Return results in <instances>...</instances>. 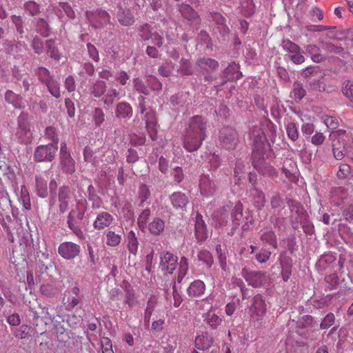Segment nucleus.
Here are the masks:
<instances>
[{"mask_svg": "<svg viewBox=\"0 0 353 353\" xmlns=\"http://www.w3.org/2000/svg\"><path fill=\"white\" fill-rule=\"evenodd\" d=\"M197 65L203 70H215L218 68L219 63L210 58H202L197 61Z\"/></svg>", "mask_w": 353, "mask_h": 353, "instance_id": "72a5a7b5", "label": "nucleus"}, {"mask_svg": "<svg viewBox=\"0 0 353 353\" xmlns=\"http://www.w3.org/2000/svg\"><path fill=\"white\" fill-rule=\"evenodd\" d=\"M146 128L150 137L152 141L157 139V130L156 129V118L153 112H146L145 114Z\"/></svg>", "mask_w": 353, "mask_h": 353, "instance_id": "6ab92c4d", "label": "nucleus"}, {"mask_svg": "<svg viewBox=\"0 0 353 353\" xmlns=\"http://www.w3.org/2000/svg\"><path fill=\"white\" fill-rule=\"evenodd\" d=\"M151 215L149 208L143 210L139 215L137 224L141 230L143 231L147 228L148 219Z\"/></svg>", "mask_w": 353, "mask_h": 353, "instance_id": "58836bf2", "label": "nucleus"}, {"mask_svg": "<svg viewBox=\"0 0 353 353\" xmlns=\"http://www.w3.org/2000/svg\"><path fill=\"white\" fill-rule=\"evenodd\" d=\"M133 82L134 86L137 91L144 94H149V88L147 85H145L141 79L136 78L134 79Z\"/></svg>", "mask_w": 353, "mask_h": 353, "instance_id": "e2e57ef3", "label": "nucleus"}, {"mask_svg": "<svg viewBox=\"0 0 353 353\" xmlns=\"http://www.w3.org/2000/svg\"><path fill=\"white\" fill-rule=\"evenodd\" d=\"M250 318L254 322H259L262 320L266 313V305L265 301L260 294L253 298V303L250 307Z\"/></svg>", "mask_w": 353, "mask_h": 353, "instance_id": "39448f33", "label": "nucleus"}, {"mask_svg": "<svg viewBox=\"0 0 353 353\" xmlns=\"http://www.w3.org/2000/svg\"><path fill=\"white\" fill-rule=\"evenodd\" d=\"M46 85H47L49 92L53 97L56 98L60 97V88L58 83L56 81H53L52 79H51L50 81H46Z\"/></svg>", "mask_w": 353, "mask_h": 353, "instance_id": "3c124183", "label": "nucleus"}, {"mask_svg": "<svg viewBox=\"0 0 353 353\" xmlns=\"http://www.w3.org/2000/svg\"><path fill=\"white\" fill-rule=\"evenodd\" d=\"M37 265L42 274H46L49 276H52V272L55 270L54 263L51 260H48L46 263L39 261Z\"/></svg>", "mask_w": 353, "mask_h": 353, "instance_id": "c9c22d12", "label": "nucleus"}, {"mask_svg": "<svg viewBox=\"0 0 353 353\" xmlns=\"http://www.w3.org/2000/svg\"><path fill=\"white\" fill-rule=\"evenodd\" d=\"M253 143L254 148L256 150L262 148L263 141L265 140V137L262 132L261 128H256L252 132Z\"/></svg>", "mask_w": 353, "mask_h": 353, "instance_id": "f704fd0d", "label": "nucleus"}, {"mask_svg": "<svg viewBox=\"0 0 353 353\" xmlns=\"http://www.w3.org/2000/svg\"><path fill=\"white\" fill-rule=\"evenodd\" d=\"M40 292L47 296H53L57 294L58 290L52 283L42 284L40 287Z\"/></svg>", "mask_w": 353, "mask_h": 353, "instance_id": "a18cd8bd", "label": "nucleus"}, {"mask_svg": "<svg viewBox=\"0 0 353 353\" xmlns=\"http://www.w3.org/2000/svg\"><path fill=\"white\" fill-rule=\"evenodd\" d=\"M147 83L148 86L152 90H160L162 88L161 83L158 80V79L154 76H149L147 78Z\"/></svg>", "mask_w": 353, "mask_h": 353, "instance_id": "69168bd1", "label": "nucleus"}, {"mask_svg": "<svg viewBox=\"0 0 353 353\" xmlns=\"http://www.w3.org/2000/svg\"><path fill=\"white\" fill-rule=\"evenodd\" d=\"M271 251L266 248H261L260 252L256 254V259L260 263H266L270 258Z\"/></svg>", "mask_w": 353, "mask_h": 353, "instance_id": "864d4df0", "label": "nucleus"}, {"mask_svg": "<svg viewBox=\"0 0 353 353\" xmlns=\"http://www.w3.org/2000/svg\"><path fill=\"white\" fill-rule=\"evenodd\" d=\"M58 151L56 144L40 145L34 152V159L36 162L52 161Z\"/></svg>", "mask_w": 353, "mask_h": 353, "instance_id": "7ed1b4c3", "label": "nucleus"}, {"mask_svg": "<svg viewBox=\"0 0 353 353\" xmlns=\"http://www.w3.org/2000/svg\"><path fill=\"white\" fill-rule=\"evenodd\" d=\"M219 140L222 147L227 150H233L239 142L238 133L233 128L223 127L219 131Z\"/></svg>", "mask_w": 353, "mask_h": 353, "instance_id": "f03ea898", "label": "nucleus"}, {"mask_svg": "<svg viewBox=\"0 0 353 353\" xmlns=\"http://www.w3.org/2000/svg\"><path fill=\"white\" fill-rule=\"evenodd\" d=\"M90 94L97 98L102 97L101 101L105 108H110L115 98L119 97L120 92L116 88L111 87L107 90L105 81L97 79L92 83L89 88Z\"/></svg>", "mask_w": 353, "mask_h": 353, "instance_id": "f257e3e1", "label": "nucleus"}, {"mask_svg": "<svg viewBox=\"0 0 353 353\" xmlns=\"http://www.w3.org/2000/svg\"><path fill=\"white\" fill-rule=\"evenodd\" d=\"M286 132L289 139L295 141L299 139V131L296 125L293 122H290L286 125Z\"/></svg>", "mask_w": 353, "mask_h": 353, "instance_id": "c03bdc74", "label": "nucleus"}, {"mask_svg": "<svg viewBox=\"0 0 353 353\" xmlns=\"http://www.w3.org/2000/svg\"><path fill=\"white\" fill-rule=\"evenodd\" d=\"M45 136L47 139H50L53 141L52 144H56L57 145L59 142V137L57 129L52 126H48L45 130Z\"/></svg>", "mask_w": 353, "mask_h": 353, "instance_id": "603ef678", "label": "nucleus"}, {"mask_svg": "<svg viewBox=\"0 0 353 353\" xmlns=\"http://www.w3.org/2000/svg\"><path fill=\"white\" fill-rule=\"evenodd\" d=\"M150 196L149 188L146 185H141L139 190V199L142 205Z\"/></svg>", "mask_w": 353, "mask_h": 353, "instance_id": "bf43d9fd", "label": "nucleus"}, {"mask_svg": "<svg viewBox=\"0 0 353 353\" xmlns=\"http://www.w3.org/2000/svg\"><path fill=\"white\" fill-rule=\"evenodd\" d=\"M334 321L335 316L334 314L328 313L321 323L320 327L321 329H327L334 324Z\"/></svg>", "mask_w": 353, "mask_h": 353, "instance_id": "0e129e2a", "label": "nucleus"}, {"mask_svg": "<svg viewBox=\"0 0 353 353\" xmlns=\"http://www.w3.org/2000/svg\"><path fill=\"white\" fill-rule=\"evenodd\" d=\"M37 31L41 35L46 37L49 34V27L48 23L43 19H39L37 21Z\"/></svg>", "mask_w": 353, "mask_h": 353, "instance_id": "5fc2aeb1", "label": "nucleus"}, {"mask_svg": "<svg viewBox=\"0 0 353 353\" xmlns=\"http://www.w3.org/2000/svg\"><path fill=\"white\" fill-rule=\"evenodd\" d=\"M24 7L32 16H34L39 12V6L34 1H27L25 3Z\"/></svg>", "mask_w": 353, "mask_h": 353, "instance_id": "052dcab7", "label": "nucleus"}, {"mask_svg": "<svg viewBox=\"0 0 353 353\" xmlns=\"http://www.w3.org/2000/svg\"><path fill=\"white\" fill-rule=\"evenodd\" d=\"M179 12L182 16L196 26L199 25L201 19L197 12L188 4L182 3L179 6Z\"/></svg>", "mask_w": 353, "mask_h": 353, "instance_id": "dca6fc26", "label": "nucleus"}, {"mask_svg": "<svg viewBox=\"0 0 353 353\" xmlns=\"http://www.w3.org/2000/svg\"><path fill=\"white\" fill-rule=\"evenodd\" d=\"M79 294L80 289L77 286L72 287L65 292L63 302L68 310L73 309L79 303Z\"/></svg>", "mask_w": 353, "mask_h": 353, "instance_id": "ddd939ff", "label": "nucleus"}, {"mask_svg": "<svg viewBox=\"0 0 353 353\" xmlns=\"http://www.w3.org/2000/svg\"><path fill=\"white\" fill-rule=\"evenodd\" d=\"M179 265V268L177 281L179 283H181L188 270V259L185 256L181 257Z\"/></svg>", "mask_w": 353, "mask_h": 353, "instance_id": "79ce46f5", "label": "nucleus"}, {"mask_svg": "<svg viewBox=\"0 0 353 353\" xmlns=\"http://www.w3.org/2000/svg\"><path fill=\"white\" fill-rule=\"evenodd\" d=\"M114 222V216L108 212L102 211L97 214L92 226L97 231H102L108 228Z\"/></svg>", "mask_w": 353, "mask_h": 353, "instance_id": "9d476101", "label": "nucleus"}, {"mask_svg": "<svg viewBox=\"0 0 353 353\" xmlns=\"http://www.w3.org/2000/svg\"><path fill=\"white\" fill-rule=\"evenodd\" d=\"M207 123L204 118L199 115L192 117L188 123V127L186 130L190 133L197 134L202 137H207L206 134Z\"/></svg>", "mask_w": 353, "mask_h": 353, "instance_id": "0eeeda50", "label": "nucleus"}, {"mask_svg": "<svg viewBox=\"0 0 353 353\" xmlns=\"http://www.w3.org/2000/svg\"><path fill=\"white\" fill-rule=\"evenodd\" d=\"M93 119L97 126H101L105 120V114L101 108H96L94 109Z\"/></svg>", "mask_w": 353, "mask_h": 353, "instance_id": "4d7b16f0", "label": "nucleus"}, {"mask_svg": "<svg viewBox=\"0 0 353 353\" xmlns=\"http://www.w3.org/2000/svg\"><path fill=\"white\" fill-rule=\"evenodd\" d=\"M205 139V137H202L196 133H190V132L185 130L183 137V145L188 152H194L201 147Z\"/></svg>", "mask_w": 353, "mask_h": 353, "instance_id": "423d86ee", "label": "nucleus"}, {"mask_svg": "<svg viewBox=\"0 0 353 353\" xmlns=\"http://www.w3.org/2000/svg\"><path fill=\"white\" fill-rule=\"evenodd\" d=\"M214 184L207 175H202L199 181V188L201 194L205 196L212 195L214 192Z\"/></svg>", "mask_w": 353, "mask_h": 353, "instance_id": "aec40b11", "label": "nucleus"}, {"mask_svg": "<svg viewBox=\"0 0 353 353\" xmlns=\"http://www.w3.org/2000/svg\"><path fill=\"white\" fill-rule=\"evenodd\" d=\"M148 228L151 234L159 235L164 230L165 221L159 217H156L148 224Z\"/></svg>", "mask_w": 353, "mask_h": 353, "instance_id": "cd10ccee", "label": "nucleus"}, {"mask_svg": "<svg viewBox=\"0 0 353 353\" xmlns=\"http://www.w3.org/2000/svg\"><path fill=\"white\" fill-rule=\"evenodd\" d=\"M352 172L351 167L346 163L339 165V170L336 172V176L340 180L345 179Z\"/></svg>", "mask_w": 353, "mask_h": 353, "instance_id": "49530a36", "label": "nucleus"}, {"mask_svg": "<svg viewBox=\"0 0 353 353\" xmlns=\"http://www.w3.org/2000/svg\"><path fill=\"white\" fill-rule=\"evenodd\" d=\"M343 93L353 103V81H347L344 83Z\"/></svg>", "mask_w": 353, "mask_h": 353, "instance_id": "680f3d73", "label": "nucleus"}, {"mask_svg": "<svg viewBox=\"0 0 353 353\" xmlns=\"http://www.w3.org/2000/svg\"><path fill=\"white\" fill-rule=\"evenodd\" d=\"M306 94V91L303 88V85L299 82H294L293 84V90L290 93L292 99L296 101H300Z\"/></svg>", "mask_w": 353, "mask_h": 353, "instance_id": "c756f323", "label": "nucleus"}, {"mask_svg": "<svg viewBox=\"0 0 353 353\" xmlns=\"http://www.w3.org/2000/svg\"><path fill=\"white\" fill-rule=\"evenodd\" d=\"M241 274L246 281L254 288L261 286L265 281V274L262 271H250L244 268Z\"/></svg>", "mask_w": 353, "mask_h": 353, "instance_id": "1a4fd4ad", "label": "nucleus"}, {"mask_svg": "<svg viewBox=\"0 0 353 353\" xmlns=\"http://www.w3.org/2000/svg\"><path fill=\"white\" fill-rule=\"evenodd\" d=\"M80 245L73 242L65 241L58 247V252L61 257L66 260L73 259L80 253Z\"/></svg>", "mask_w": 353, "mask_h": 353, "instance_id": "6e6552de", "label": "nucleus"}, {"mask_svg": "<svg viewBox=\"0 0 353 353\" xmlns=\"http://www.w3.org/2000/svg\"><path fill=\"white\" fill-rule=\"evenodd\" d=\"M59 160L61 169L64 172L72 174L75 172V161L72 158L65 142L61 143Z\"/></svg>", "mask_w": 353, "mask_h": 353, "instance_id": "20e7f679", "label": "nucleus"}, {"mask_svg": "<svg viewBox=\"0 0 353 353\" xmlns=\"http://www.w3.org/2000/svg\"><path fill=\"white\" fill-rule=\"evenodd\" d=\"M178 265L177 257L167 252L161 257L160 268L164 274H172Z\"/></svg>", "mask_w": 353, "mask_h": 353, "instance_id": "f8f14e48", "label": "nucleus"}, {"mask_svg": "<svg viewBox=\"0 0 353 353\" xmlns=\"http://www.w3.org/2000/svg\"><path fill=\"white\" fill-rule=\"evenodd\" d=\"M121 239V235L112 230H108L105 233V243L108 246L116 247L120 244Z\"/></svg>", "mask_w": 353, "mask_h": 353, "instance_id": "7c9ffc66", "label": "nucleus"}, {"mask_svg": "<svg viewBox=\"0 0 353 353\" xmlns=\"http://www.w3.org/2000/svg\"><path fill=\"white\" fill-rule=\"evenodd\" d=\"M261 241L265 245H269L274 249H277V236L275 232L272 230L263 231L260 236Z\"/></svg>", "mask_w": 353, "mask_h": 353, "instance_id": "5701e85b", "label": "nucleus"}, {"mask_svg": "<svg viewBox=\"0 0 353 353\" xmlns=\"http://www.w3.org/2000/svg\"><path fill=\"white\" fill-rule=\"evenodd\" d=\"M116 117L119 119H128L132 116V108L127 102H120L115 110Z\"/></svg>", "mask_w": 353, "mask_h": 353, "instance_id": "4be33fe9", "label": "nucleus"}, {"mask_svg": "<svg viewBox=\"0 0 353 353\" xmlns=\"http://www.w3.org/2000/svg\"><path fill=\"white\" fill-rule=\"evenodd\" d=\"M30 327L26 325H22L20 326L14 332V335L17 338L23 339H27L29 336V332Z\"/></svg>", "mask_w": 353, "mask_h": 353, "instance_id": "6e6d98bb", "label": "nucleus"}, {"mask_svg": "<svg viewBox=\"0 0 353 353\" xmlns=\"http://www.w3.org/2000/svg\"><path fill=\"white\" fill-rule=\"evenodd\" d=\"M212 343V339L205 336H198L195 339V346L199 350H206Z\"/></svg>", "mask_w": 353, "mask_h": 353, "instance_id": "ea45409f", "label": "nucleus"}, {"mask_svg": "<svg viewBox=\"0 0 353 353\" xmlns=\"http://www.w3.org/2000/svg\"><path fill=\"white\" fill-rule=\"evenodd\" d=\"M126 240L128 243V249L130 253L136 255L139 250V243L137 236L133 230L128 232Z\"/></svg>", "mask_w": 353, "mask_h": 353, "instance_id": "a878e982", "label": "nucleus"}, {"mask_svg": "<svg viewBox=\"0 0 353 353\" xmlns=\"http://www.w3.org/2000/svg\"><path fill=\"white\" fill-rule=\"evenodd\" d=\"M205 285L201 280L193 281L188 288V294L190 296L198 297L204 294Z\"/></svg>", "mask_w": 353, "mask_h": 353, "instance_id": "b1692460", "label": "nucleus"}, {"mask_svg": "<svg viewBox=\"0 0 353 353\" xmlns=\"http://www.w3.org/2000/svg\"><path fill=\"white\" fill-rule=\"evenodd\" d=\"M203 321L212 330H216L223 323V319L218 315L213 307L203 315Z\"/></svg>", "mask_w": 353, "mask_h": 353, "instance_id": "2eb2a0df", "label": "nucleus"}, {"mask_svg": "<svg viewBox=\"0 0 353 353\" xmlns=\"http://www.w3.org/2000/svg\"><path fill=\"white\" fill-rule=\"evenodd\" d=\"M224 77L230 81L238 80L242 77L239 71V65L235 63H230L223 72Z\"/></svg>", "mask_w": 353, "mask_h": 353, "instance_id": "393cba45", "label": "nucleus"}, {"mask_svg": "<svg viewBox=\"0 0 353 353\" xmlns=\"http://www.w3.org/2000/svg\"><path fill=\"white\" fill-rule=\"evenodd\" d=\"M348 137V134L345 130H341L337 132L335 138L332 141V148H345V138Z\"/></svg>", "mask_w": 353, "mask_h": 353, "instance_id": "2f4dec72", "label": "nucleus"}, {"mask_svg": "<svg viewBox=\"0 0 353 353\" xmlns=\"http://www.w3.org/2000/svg\"><path fill=\"white\" fill-rule=\"evenodd\" d=\"M117 19L123 26H131L134 22L133 14L130 10H125L120 8L117 12Z\"/></svg>", "mask_w": 353, "mask_h": 353, "instance_id": "bb28decb", "label": "nucleus"}, {"mask_svg": "<svg viewBox=\"0 0 353 353\" xmlns=\"http://www.w3.org/2000/svg\"><path fill=\"white\" fill-rule=\"evenodd\" d=\"M198 258L200 261H203L208 266H211L213 263V259L210 252L207 250L201 251L198 254Z\"/></svg>", "mask_w": 353, "mask_h": 353, "instance_id": "774afa93", "label": "nucleus"}, {"mask_svg": "<svg viewBox=\"0 0 353 353\" xmlns=\"http://www.w3.org/2000/svg\"><path fill=\"white\" fill-rule=\"evenodd\" d=\"M125 303L127 304L130 307H133L138 304L134 290L130 287L126 288L125 289Z\"/></svg>", "mask_w": 353, "mask_h": 353, "instance_id": "37998d69", "label": "nucleus"}, {"mask_svg": "<svg viewBox=\"0 0 353 353\" xmlns=\"http://www.w3.org/2000/svg\"><path fill=\"white\" fill-rule=\"evenodd\" d=\"M243 204L240 202L237 203L234 207L232 212V219L234 225L239 226L241 224L247 225L249 222L252 223V219L250 215L249 212L243 214Z\"/></svg>", "mask_w": 353, "mask_h": 353, "instance_id": "9b49d317", "label": "nucleus"}, {"mask_svg": "<svg viewBox=\"0 0 353 353\" xmlns=\"http://www.w3.org/2000/svg\"><path fill=\"white\" fill-rule=\"evenodd\" d=\"M195 236L199 241H204L208 239L206 225L201 214L197 213L195 218Z\"/></svg>", "mask_w": 353, "mask_h": 353, "instance_id": "f3484780", "label": "nucleus"}, {"mask_svg": "<svg viewBox=\"0 0 353 353\" xmlns=\"http://www.w3.org/2000/svg\"><path fill=\"white\" fill-rule=\"evenodd\" d=\"M86 204L87 202L85 199H81L77 202L75 216L79 220H83L84 218L86 211Z\"/></svg>", "mask_w": 353, "mask_h": 353, "instance_id": "de8ad7c7", "label": "nucleus"}, {"mask_svg": "<svg viewBox=\"0 0 353 353\" xmlns=\"http://www.w3.org/2000/svg\"><path fill=\"white\" fill-rule=\"evenodd\" d=\"M172 205L176 210H185L187 205L189 203L188 196L182 192H174L170 196Z\"/></svg>", "mask_w": 353, "mask_h": 353, "instance_id": "a211bd4d", "label": "nucleus"}, {"mask_svg": "<svg viewBox=\"0 0 353 353\" xmlns=\"http://www.w3.org/2000/svg\"><path fill=\"white\" fill-rule=\"evenodd\" d=\"M19 134H23L26 137L25 139H21V141L24 143H28L31 141L32 139V134L30 132V124L26 122V121H19Z\"/></svg>", "mask_w": 353, "mask_h": 353, "instance_id": "c85d7f7f", "label": "nucleus"}, {"mask_svg": "<svg viewBox=\"0 0 353 353\" xmlns=\"http://www.w3.org/2000/svg\"><path fill=\"white\" fill-rule=\"evenodd\" d=\"M141 37L144 41L152 39L154 43L156 44L158 47H161L163 43V37L157 32L152 33L150 32L148 35L144 36L143 34H141Z\"/></svg>", "mask_w": 353, "mask_h": 353, "instance_id": "09e8293b", "label": "nucleus"}, {"mask_svg": "<svg viewBox=\"0 0 353 353\" xmlns=\"http://www.w3.org/2000/svg\"><path fill=\"white\" fill-rule=\"evenodd\" d=\"M250 194L252 198V201L254 206L259 210H261L266 203L265 196L264 192L258 189L256 187H254L250 189Z\"/></svg>", "mask_w": 353, "mask_h": 353, "instance_id": "412c9836", "label": "nucleus"}, {"mask_svg": "<svg viewBox=\"0 0 353 353\" xmlns=\"http://www.w3.org/2000/svg\"><path fill=\"white\" fill-rule=\"evenodd\" d=\"M5 99L8 103H11L17 108H19L21 106V103L22 98L12 90H8L6 92Z\"/></svg>", "mask_w": 353, "mask_h": 353, "instance_id": "4c0bfd02", "label": "nucleus"}, {"mask_svg": "<svg viewBox=\"0 0 353 353\" xmlns=\"http://www.w3.org/2000/svg\"><path fill=\"white\" fill-rule=\"evenodd\" d=\"M306 51L310 55L312 60L315 63H320L323 60V55L320 53V48L316 45H307Z\"/></svg>", "mask_w": 353, "mask_h": 353, "instance_id": "473e14b6", "label": "nucleus"}, {"mask_svg": "<svg viewBox=\"0 0 353 353\" xmlns=\"http://www.w3.org/2000/svg\"><path fill=\"white\" fill-rule=\"evenodd\" d=\"M59 208L61 213H64L68 210V205L72 199V193L68 186L61 187L59 190Z\"/></svg>", "mask_w": 353, "mask_h": 353, "instance_id": "4468645a", "label": "nucleus"}, {"mask_svg": "<svg viewBox=\"0 0 353 353\" xmlns=\"http://www.w3.org/2000/svg\"><path fill=\"white\" fill-rule=\"evenodd\" d=\"M36 190L39 196L46 198L48 196L47 181L41 177H37Z\"/></svg>", "mask_w": 353, "mask_h": 353, "instance_id": "e433bc0d", "label": "nucleus"}, {"mask_svg": "<svg viewBox=\"0 0 353 353\" xmlns=\"http://www.w3.org/2000/svg\"><path fill=\"white\" fill-rule=\"evenodd\" d=\"M19 201L22 203L23 206L26 210H30L31 203L29 192L25 185L21 187Z\"/></svg>", "mask_w": 353, "mask_h": 353, "instance_id": "a19ab883", "label": "nucleus"}, {"mask_svg": "<svg viewBox=\"0 0 353 353\" xmlns=\"http://www.w3.org/2000/svg\"><path fill=\"white\" fill-rule=\"evenodd\" d=\"M180 72L183 75H190L192 74V65L188 60L182 59L181 61Z\"/></svg>", "mask_w": 353, "mask_h": 353, "instance_id": "338daca9", "label": "nucleus"}, {"mask_svg": "<svg viewBox=\"0 0 353 353\" xmlns=\"http://www.w3.org/2000/svg\"><path fill=\"white\" fill-rule=\"evenodd\" d=\"M323 122L327 128L331 130H335L339 126L338 119L332 116H325L323 117Z\"/></svg>", "mask_w": 353, "mask_h": 353, "instance_id": "13d9d810", "label": "nucleus"}, {"mask_svg": "<svg viewBox=\"0 0 353 353\" xmlns=\"http://www.w3.org/2000/svg\"><path fill=\"white\" fill-rule=\"evenodd\" d=\"M282 46L285 51L291 53V54L295 52H299L301 50L300 47L297 44L289 39L283 40Z\"/></svg>", "mask_w": 353, "mask_h": 353, "instance_id": "8fccbe9b", "label": "nucleus"}]
</instances>
